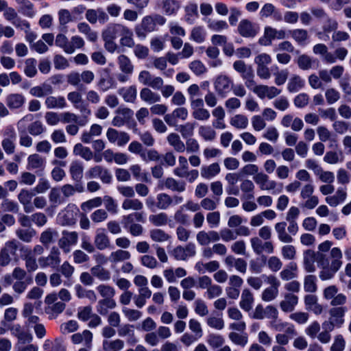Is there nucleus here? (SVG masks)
Segmentation results:
<instances>
[{"label": "nucleus", "instance_id": "obj_61", "mask_svg": "<svg viewBox=\"0 0 351 351\" xmlns=\"http://www.w3.org/2000/svg\"><path fill=\"white\" fill-rule=\"evenodd\" d=\"M56 45L64 51L66 53H73V49L72 47L70 45L69 42L66 36L62 34H59L57 35L56 38Z\"/></svg>", "mask_w": 351, "mask_h": 351}, {"label": "nucleus", "instance_id": "obj_51", "mask_svg": "<svg viewBox=\"0 0 351 351\" xmlns=\"http://www.w3.org/2000/svg\"><path fill=\"white\" fill-rule=\"evenodd\" d=\"M180 8V3L176 0H163L162 9L167 15L175 14Z\"/></svg>", "mask_w": 351, "mask_h": 351}, {"label": "nucleus", "instance_id": "obj_33", "mask_svg": "<svg viewBox=\"0 0 351 351\" xmlns=\"http://www.w3.org/2000/svg\"><path fill=\"white\" fill-rule=\"evenodd\" d=\"M45 165V159L38 154H31L27 158V169H43Z\"/></svg>", "mask_w": 351, "mask_h": 351}, {"label": "nucleus", "instance_id": "obj_18", "mask_svg": "<svg viewBox=\"0 0 351 351\" xmlns=\"http://www.w3.org/2000/svg\"><path fill=\"white\" fill-rule=\"evenodd\" d=\"M232 83V80L227 75H219L214 83L215 90L219 95L225 97L230 90Z\"/></svg>", "mask_w": 351, "mask_h": 351}, {"label": "nucleus", "instance_id": "obj_23", "mask_svg": "<svg viewBox=\"0 0 351 351\" xmlns=\"http://www.w3.org/2000/svg\"><path fill=\"white\" fill-rule=\"evenodd\" d=\"M298 302V297L293 293H287L280 302V309L285 313L292 312Z\"/></svg>", "mask_w": 351, "mask_h": 351}, {"label": "nucleus", "instance_id": "obj_28", "mask_svg": "<svg viewBox=\"0 0 351 351\" xmlns=\"http://www.w3.org/2000/svg\"><path fill=\"white\" fill-rule=\"evenodd\" d=\"M164 186L174 192L182 193L186 189V183L184 181L177 180L173 178H167L162 181Z\"/></svg>", "mask_w": 351, "mask_h": 351}, {"label": "nucleus", "instance_id": "obj_6", "mask_svg": "<svg viewBox=\"0 0 351 351\" xmlns=\"http://www.w3.org/2000/svg\"><path fill=\"white\" fill-rule=\"evenodd\" d=\"M86 178L88 179L99 178L104 184L111 183L112 179L110 171L101 165H95L90 167L86 172Z\"/></svg>", "mask_w": 351, "mask_h": 351}, {"label": "nucleus", "instance_id": "obj_45", "mask_svg": "<svg viewBox=\"0 0 351 351\" xmlns=\"http://www.w3.org/2000/svg\"><path fill=\"white\" fill-rule=\"evenodd\" d=\"M73 154L80 156L86 161H89L93 158V153L88 147L83 146L81 143H77L73 147Z\"/></svg>", "mask_w": 351, "mask_h": 351}, {"label": "nucleus", "instance_id": "obj_62", "mask_svg": "<svg viewBox=\"0 0 351 351\" xmlns=\"http://www.w3.org/2000/svg\"><path fill=\"white\" fill-rule=\"evenodd\" d=\"M130 256V253L128 251L117 250L110 254V260L112 263H118L128 260Z\"/></svg>", "mask_w": 351, "mask_h": 351}, {"label": "nucleus", "instance_id": "obj_5", "mask_svg": "<svg viewBox=\"0 0 351 351\" xmlns=\"http://www.w3.org/2000/svg\"><path fill=\"white\" fill-rule=\"evenodd\" d=\"M79 208L73 204H69L58 215V221L62 226H73L76 223Z\"/></svg>", "mask_w": 351, "mask_h": 351}, {"label": "nucleus", "instance_id": "obj_36", "mask_svg": "<svg viewBox=\"0 0 351 351\" xmlns=\"http://www.w3.org/2000/svg\"><path fill=\"white\" fill-rule=\"evenodd\" d=\"M167 141L173 149L180 153L185 151V144L180 139V136L176 133H171L167 137Z\"/></svg>", "mask_w": 351, "mask_h": 351}, {"label": "nucleus", "instance_id": "obj_17", "mask_svg": "<svg viewBox=\"0 0 351 351\" xmlns=\"http://www.w3.org/2000/svg\"><path fill=\"white\" fill-rule=\"evenodd\" d=\"M188 114V110L186 108L179 107L174 109L171 113L165 114L164 120L169 126L173 127L177 125L178 119L185 121Z\"/></svg>", "mask_w": 351, "mask_h": 351}, {"label": "nucleus", "instance_id": "obj_39", "mask_svg": "<svg viewBox=\"0 0 351 351\" xmlns=\"http://www.w3.org/2000/svg\"><path fill=\"white\" fill-rule=\"evenodd\" d=\"M125 346L124 341L117 339L114 340H104L102 348L104 351H121Z\"/></svg>", "mask_w": 351, "mask_h": 351}, {"label": "nucleus", "instance_id": "obj_38", "mask_svg": "<svg viewBox=\"0 0 351 351\" xmlns=\"http://www.w3.org/2000/svg\"><path fill=\"white\" fill-rule=\"evenodd\" d=\"M45 351H66L64 341L60 339H56L53 341L47 339L43 344Z\"/></svg>", "mask_w": 351, "mask_h": 351}, {"label": "nucleus", "instance_id": "obj_43", "mask_svg": "<svg viewBox=\"0 0 351 351\" xmlns=\"http://www.w3.org/2000/svg\"><path fill=\"white\" fill-rule=\"evenodd\" d=\"M305 84V81L299 75H294L289 80L287 90L290 93H296L302 89Z\"/></svg>", "mask_w": 351, "mask_h": 351}, {"label": "nucleus", "instance_id": "obj_20", "mask_svg": "<svg viewBox=\"0 0 351 351\" xmlns=\"http://www.w3.org/2000/svg\"><path fill=\"white\" fill-rule=\"evenodd\" d=\"M35 193L32 190L25 189H22L18 195V199L27 213H32L34 210V206L32 204V199Z\"/></svg>", "mask_w": 351, "mask_h": 351}, {"label": "nucleus", "instance_id": "obj_2", "mask_svg": "<svg viewBox=\"0 0 351 351\" xmlns=\"http://www.w3.org/2000/svg\"><path fill=\"white\" fill-rule=\"evenodd\" d=\"M166 23V19L158 14L145 16L141 23L136 26L135 33L138 38H145L147 33L157 29V25H163Z\"/></svg>", "mask_w": 351, "mask_h": 351}, {"label": "nucleus", "instance_id": "obj_10", "mask_svg": "<svg viewBox=\"0 0 351 351\" xmlns=\"http://www.w3.org/2000/svg\"><path fill=\"white\" fill-rule=\"evenodd\" d=\"M253 178L261 190H273V194L279 193L282 191V187L276 190L278 183L274 180H269V176L265 173H257Z\"/></svg>", "mask_w": 351, "mask_h": 351}, {"label": "nucleus", "instance_id": "obj_8", "mask_svg": "<svg viewBox=\"0 0 351 351\" xmlns=\"http://www.w3.org/2000/svg\"><path fill=\"white\" fill-rule=\"evenodd\" d=\"M60 255L59 250L56 247H52L47 256H41L38 258L40 267L46 268L50 267L53 269L57 268L61 262Z\"/></svg>", "mask_w": 351, "mask_h": 351}, {"label": "nucleus", "instance_id": "obj_42", "mask_svg": "<svg viewBox=\"0 0 351 351\" xmlns=\"http://www.w3.org/2000/svg\"><path fill=\"white\" fill-rule=\"evenodd\" d=\"M92 339V333L87 330H85L82 334L75 333L71 336V340L73 343L77 344L84 341L85 345L88 348L91 346Z\"/></svg>", "mask_w": 351, "mask_h": 351}, {"label": "nucleus", "instance_id": "obj_64", "mask_svg": "<svg viewBox=\"0 0 351 351\" xmlns=\"http://www.w3.org/2000/svg\"><path fill=\"white\" fill-rule=\"evenodd\" d=\"M149 235L151 239L155 242L162 243L170 239V236L161 229L151 230Z\"/></svg>", "mask_w": 351, "mask_h": 351}, {"label": "nucleus", "instance_id": "obj_57", "mask_svg": "<svg viewBox=\"0 0 351 351\" xmlns=\"http://www.w3.org/2000/svg\"><path fill=\"white\" fill-rule=\"evenodd\" d=\"M130 170L136 180L145 182H150L148 173L145 171H143L140 165H133L130 167Z\"/></svg>", "mask_w": 351, "mask_h": 351}, {"label": "nucleus", "instance_id": "obj_63", "mask_svg": "<svg viewBox=\"0 0 351 351\" xmlns=\"http://www.w3.org/2000/svg\"><path fill=\"white\" fill-rule=\"evenodd\" d=\"M292 38L298 44H303L308 38V32L304 29H295L290 31Z\"/></svg>", "mask_w": 351, "mask_h": 351}, {"label": "nucleus", "instance_id": "obj_21", "mask_svg": "<svg viewBox=\"0 0 351 351\" xmlns=\"http://www.w3.org/2000/svg\"><path fill=\"white\" fill-rule=\"evenodd\" d=\"M348 311L346 306L332 307L329 310V319L336 324L337 328H341L344 323V316Z\"/></svg>", "mask_w": 351, "mask_h": 351}, {"label": "nucleus", "instance_id": "obj_55", "mask_svg": "<svg viewBox=\"0 0 351 351\" xmlns=\"http://www.w3.org/2000/svg\"><path fill=\"white\" fill-rule=\"evenodd\" d=\"M156 206L160 210H166L170 206L173 205V199L171 197L165 193H159L156 197Z\"/></svg>", "mask_w": 351, "mask_h": 351}, {"label": "nucleus", "instance_id": "obj_12", "mask_svg": "<svg viewBox=\"0 0 351 351\" xmlns=\"http://www.w3.org/2000/svg\"><path fill=\"white\" fill-rule=\"evenodd\" d=\"M250 243L254 252L258 255L263 252L272 254L274 251V247L271 241H263L257 237L251 238Z\"/></svg>", "mask_w": 351, "mask_h": 351}, {"label": "nucleus", "instance_id": "obj_35", "mask_svg": "<svg viewBox=\"0 0 351 351\" xmlns=\"http://www.w3.org/2000/svg\"><path fill=\"white\" fill-rule=\"evenodd\" d=\"M118 93L126 102L134 103L136 98L137 89L136 86L123 87L118 90Z\"/></svg>", "mask_w": 351, "mask_h": 351}, {"label": "nucleus", "instance_id": "obj_22", "mask_svg": "<svg viewBox=\"0 0 351 351\" xmlns=\"http://www.w3.org/2000/svg\"><path fill=\"white\" fill-rule=\"evenodd\" d=\"M25 102V98L21 93H10L5 97V103L10 110L22 108Z\"/></svg>", "mask_w": 351, "mask_h": 351}, {"label": "nucleus", "instance_id": "obj_31", "mask_svg": "<svg viewBox=\"0 0 351 351\" xmlns=\"http://www.w3.org/2000/svg\"><path fill=\"white\" fill-rule=\"evenodd\" d=\"M140 97L143 101L149 104H154L161 100V97L158 93L152 91L147 87L141 89Z\"/></svg>", "mask_w": 351, "mask_h": 351}, {"label": "nucleus", "instance_id": "obj_11", "mask_svg": "<svg viewBox=\"0 0 351 351\" xmlns=\"http://www.w3.org/2000/svg\"><path fill=\"white\" fill-rule=\"evenodd\" d=\"M196 253L195 245L189 243L185 247L178 245L171 252V255L178 261H186L188 258L194 256Z\"/></svg>", "mask_w": 351, "mask_h": 351}, {"label": "nucleus", "instance_id": "obj_16", "mask_svg": "<svg viewBox=\"0 0 351 351\" xmlns=\"http://www.w3.org/2000/svg\"><path fill=\"white\" fill-rule=\"evenodd\" d=\"M128 32V27L119 23L109 24L102 32V38H106L108 40H114L119 36H121L124 32Z\"/></svg>", "mask_w": 351, "mask_h": 351}, {"label": "nucleus", "instance_id": "obj_24", "mask_svg": "<svg viewBox=\"0 0 351 351\" xmlns=\"http://www.w3.org/2000/svg\"><path fill=\"white\" fill-rule=\"evenodd\" d=\"M45 105L47 109H63L67 106V103L64 97L62 95H49L45 98Z\"/></svg>", "mask_w": 351, "mask_h": 351}, {"label": "nucleus", "instance_id": "obj_14", "mask_svg": "<svg viewBox=\"0 0 351 351\" xmlns=\"http://www.w3.org/2000/svg\"><path fill=\"white\" fill-rule=\"evenodd\" d=\"M237 29L239 34L243 37L252 38L258 34L259 28L250 20L243 19L239 22Z\"/></svg>", "mask_w": 351, "mask_h": 351}, {"label": "nucleus", "instance_id": "obj_44", "mask_svg": "<svg viewBox=\"0 0 351 351\" xmlns=\"http://www.w3.org/2000/svg\"><path fill=\"white\" fill-rule=\"evenodd\" d=\"M90 272L94 277L101 281H108L111 277L110 271L99 265L93 267Z\"/></svg>", "mask_w": 351, "mask_h": 351}, {"label": "nucleus", "instance_id": "obj_27", "mask_svg": "<svg viewBox=\"0 0 351 351\" xmlns=\"http://www.w3.org/2000/svg\"><path fill=\"white\" fill-rule=\"evenodd\" d=\"M53 92V88L51 85L46 83H43L40 86L32 87L29 90V93L36 97H43L45 96H49Z\"/></svg>", "mask_w": 351, "mask_h": 351}, {"label": "nucleus", "instance_id": "obj_4", "mask_svg": "<svg viewBox=\"0 0 351 351\" xmlns=\"http://www.w3.org/2000/svg\"><path fill=\"white\" fill-rule=\"evenodd\" d=\"M233 68L241 74V77L245 81L246 87L253 90L254 86H256V83L254 81L255 75L252 67L247 65L242 60H237L233 63Z\"/></svg>", "mask_w": 351, "mask_h": 351}, {"label": "nucleus", "instance_id": "obj_26", "mask_svg": "<svg viewBox=\"0 0 351 351\" xmlns=\"http://www.w3.org/2000/svg\"><path fill=\"white\" fill-rule=\"evenodd\" d=\"M19 5L18 11L23 16L33 18L36 15L34 4L29 0H16Z\"/></svg>", "mask_w": 351, "mask_h": 351}, {"label": "nucleus", "instance_id": "obj_48", "mask_svg": "<svg viewBox=\"0 0 351 351\" xmlns=\"http://www.w3.org/2000/svg\"><path fill=\"white\" fill-rule=\"evenodd\" d=\"M228 337L233 343L242 348L245 347L248 343V335L245 332H231L229 333Z\"/></svg>", "mask_w": 351, "mask_h": 351}, {"label": "nucleus", "instance_id": "obj_53", "mask_svg": "<svg viewBox=\"0 0 351 351\" xmlns=\"http://www.w3.org/2000/svg\"><path fill=\"white\" fill-rule=\"evenodd\" d=\"M121 207L123 210H141L143 208V204L138 199L127 198L123 200Z\"/></svg>", "mask_w": 351, "mask_h": 351}, {"label": "nucleus", "instance_id": "obj_30", "mask_svg": "<svg viewBox=\"0 0 351 351\" xmlns=\"http://www.w3.org/2000/svg\"><path fill=\"white\" fill-rule=\"evenodd\" d=\"M254 301L252 293L247 289L243 290L239 302L240 307L245 311H250Z\"/></svg>", "mask_w": 351, "mask_h": 351}, {"label": "nucleus", "instance_id": "obj_3", "mask_svg": "<svg viewBox=\"0 0 351 351\" xmlns=\"http://www.w3.org/2000/svg\"><path fill=\"white\" fill-rule=\"evenodd\" d=\"M19 248V241L12 239L7 241L4 246L0 250V265L1 267L8 266L12 261V258L15 261H19L16 252Z\"/></svg>", "mask_w": 351, "mask_h": 351}, {"label": "nucleus", "instance_id": "obj_52", "mask_svg": "<svg viewBox=\"0 0 351 351\" xmlns=\"http://www.w3.org/2000/svg\"><path fill=\"white\" fill-rule=\"evenodd\" d=\"M99 295L103 298L102 299L114 300L116 291L114 287L105 284H101L96 288Z\"/></svg>", "mask_w": 351, "mask_h": 351}, {"label": "nucleus", "instance_id": "obj_25", "mask_svg": "<svg viewBox=\"0 0 351 351\" xmlns=\"http://www.w3.org/2000/svg\"><path fill=\"white\" fill-rule=\"evenodd\" d=\"M221 171V168L217 162L208 165H203L200 169L201 176L205 180H211L217 176Z\"/></svg>", "mask_w": 351, "mask_h": 351}, {"label": "nucleus", "instance_id": "obj_19", "mask_svg": "<svg viewBox=\"0 0 351 351\" xmlns=\"http://www.w3.org/2000/svg\"><path fill=\"white\" fill-rule=\"evenodd\" d=\"M94 245L99 250H104L110 245V240L104 228H97L94 237Z\"/></svg>", "mask_w": 351, "mask_h": 351}, {"label": "nucleus", "instance_id": "obj_50", "mask_svg": "<svg viewBox=\"0 0 351 351\" xmlns=\"http://www.w3.org/2000/svg\"><path fill=\"white\" fill-rule=\"evenodd\" d=\"M118 64L119 69L122 71V73H132L134 71V66L129 59L125 55H120L118 57Z\"/></svg>", "mask_w": 351, "mask_h": 351}, {"label": "nucleus", "instance_id": "obj_56", "mask_svg": "<svg viewBox=\"0 0 351 351\" xmlns=\"http://www.w3.org/2000/svg\"><path fill=\"white\" fill-rule=\"evenodd\" d=\"M178 162L179 166L173 169V173L179 178H184L189 169L188 160L186 157L180 156Z\"/></svg>", "mask_w": 351, "mask_h": 351}, {"label": "nucleus", "instance_id": "obj_37", "mask_svg": "<svg viewBox=\"0 0 351 351\" xmlns=\"http://www.w3.org/2000/svg\"><path fill=\"white\" fill-rule=\"evenodd\" d=\"M287 223L285 221L278 222L275 225V230L278 234V239L283 243H291L293 239L292 237L286 232Z\"/></svg>", "mask_w": 351, "mask_h": 351}, {"label": "nucleus", "instance_id": "obj_1", "mask_svg": "<svg viewBox=\"0 0 351 351\" xmlns=\"http://www.w3.org/2000/svg\"><path fill=\"white\" fill-rule=\"evenodd\" d=\"M330 263L325 254L315 252L312 250L304 252L303 264L305 270L311 273L315 271V262L321 269L319 277L322 280L332 279L342 266V252L339 247H333L330 252Z\"/></svg>", "mask_w": 351, "mask_h": 351}, {"label": "nucleus", "instance_id": "obj_47", "mask_svg": "<svg viewBox=\"0 0 351 351\" xmlns=\"http://www.w3.org/2000/svg\"><path fill=\"white\" fill-rule=\"evenodd\" d=\"M36 231L33 228L22 229L19 228L16 230V237L25 243H31L33 238L36 236Z\"/></svg>", "mask_w": 351, "mask_h": 351}, {"label": "nucleus", "instance_id": "obj_40", "mask_svg": "<svg viewBox=\"0 0 351 351\" xmlns=\"http://www.w3.org/2000/svg\"><path fill=\"white\" fill-rule=\"evenodd\" d=\"M74 19L75 16H72L69 10L66 9H61L58 11L59 27L61 31H66V25L69 22L73 21Z\"/></svg>", "mask_w": 351, "mask_h": 351}, {"label": "nucleus", "instance_id": "obj_7", "mask_svg": "<svg viewBox=\"0 0 351 351\" xmlns=\"http://www.w3.org/2000/svg\"><path fill=\"white\" fill-rule=\"evenodd\" d=\"M77 241L78 234L77 232L63 230L62 237L58 240V246L64 253H69L71 251V247L76 245Z\"/></svg>", "mask_w": 351, "mask_h": 351}, {"label": "nucleus", "instance_id": "obj_59", "mask_svg": "<svg viewBox=\"0 0 351 351\" xmlns=\"http://www.w3.org/2000/svg\"><path fill=\"white\" fill-rule=\"evenodd\" d=\"M37 61L33 58H27L25 61L24 73L28 77H33L37 74Z\"/></svg>", "mask_w": 351, "mask_h": 351}, {"label": "nucleus", "instance_id": "obj_34", "mask_svg": "<svg viewBox=\"0 0 351 351\" xmlns=\"http://www.w3.org/2000/svg\"><path fill=\"white\" fill-rule=\"evenodd\" d=\"M116 306L114 300L101 299L97 302L96 310L101 315H106L109 310L114 308Z\"/></svg>", "mask_w": 351, "mask_h": 351}, {"label": "nucleus", "instance_id": "obj_54", "mask_svg": "<svg viewBox=\"0 0 351 351\" xmlns=\"http://www.w3.org/2000/svg\"><path fill=\"white\" fill-rule=\"evenodd\" d=\"M77 29L80 33L86 35L88 40L95 42L97 40V32L93 31L88 23L84 22L80 23L77 25Z\"/></svg>", "mask_w": 351, "mask_h": 351}, {"label": "nucleus", "instance_id": "obj_13", "mask_svg": "<svg viewBox=\"0 0 351 351\" xmlns=\"http://www.w3.org/2000/svg\"><path fill=\"white\" fill-rule=\"evenodd\" d=\"M106 137L111 143H116L119 147L125 145L130 140L129 134L114 128L108 129Z\"/></svg>", "mask_w": 351, "mask_h": 351}, {"label": "nucleus", "instance_id": "obj_49", "mask_svg": "<svg viewBox=\"0 0 351 351\" xmlns=\"http://www.w3.org/2000/svg\"><path fill=\"white\" fill-rule=\"evenodd\" d=\"M58 188H52L49 194V199L53 206L56 207L66 202Z\"/></svg>", "mask_w": 351, "mask_h": 351}, {"label": "nucleus", "instance_id": "obj_41", "mask_svg": "<svg viewBox=\"0 0 351 351\" xmlns=\"http://www.w3.org/2000/svg\"><path fill=\"white\" fill-rule=\"evenodd\" d=\"M297 269L298 267L295 263H289L287 267L280 271V276L283 280H290L297 277Z\"/></svg>", "mask_w": 351, "mask_h": 351}, {"label": "nucleus", "instance_id": "obj_32", "mask_svg": "<svg viewBox=\"0 0 351 351\" xmlns=\"http://www.w3.org/2000/svg\"><path fill=\"white\" fill-rule=\"evenodd\" d=\"M184 12V21L189 25L193 24L199 16L197 5L195 3H189L185 6Z\"/></svg>", "mask_w": 351, "mask_h": 351}, {"label": "nucleus", "instance_id": "obj_9", "mask_svg": "<svg viewBox=\"0 0 351 351\" xmlns=\"http://www.w3.org/2000/svg\"><path fill=\"white\" fill-rule=\"evenodd\" d=\"M278 311L275 306L268 305L264 308L262 304H258L256 306L252 315V317L255 319H263L265 318H267L271 319L272 320L273 318H278Z\"/></svg>", "mask_w": 351, "mask_h": 351}, {"label": "nucleus", "instance_id": "obj_58", "mask_svg": "<svg viewBox=\"0 0 351 351\" xmlns=\"http://www.w3.org/2000/svg\"><path fill=\"white\" fill-rule=\"evenodd\" d=\"M23 119H21L17 123L18 130H19V136H20L19 144L21 146H23V147H29L32 145L33 140H32V138L26 133V132L24 129L23 130L21 129L20 125H21V123L23 122Z\"/></svg>", "mask_w": 351, "mask_h": 351}, {"label": "nucleus", "instance_id": "obj_15", "mask_svg": "<svg viewBox=\"0 0 351 351\" xmlns=\"http://www.w3.org/2000/svg\"><path fill=\"white\" fill-rule=\"evenodd\" d=\"M259 98L264 99L267 97L271 99L279 95L282 90L275 86H269L267 85H257L254 86L252 90Z\"/></svg>", "mask_w": 351, "mask_h": 351}, {"label": "nucleus", "instance_id": "obj_60", "mask_svg": "<svg viewBox=\"0 0 351 351\" xmlns=\"http://www.w3.org/2000/svg\"><path fill=\"white\" fill-rule=\"evenodd\" d=\"M265 35L269 38L271 41L274 39L282 40L286 38V32L285 30H278L271 27H266L265 28Z\"/></svg>", "mask_w": 351, "mask_h": 351}, {"label": "nucleus", "instance_id": "obj_29", "mask_svg": "<svg viewBox=\"0 0 351 351\" xmlns=\"http://www.w3.org/2000/svg\"><path fill=\"white\" fill-rule=\"evenodd\" d=\"M74 289L76 296L80 299L86 298L91 302H95L97 300V295L93 290L86 289L81 285H75Z\"/></svg>", "mask_w": 351, "mask_h": 351}, {"label": "nucleus", "instance_id": "obj_46", "mask_svg": "<svg viewBox=\"0 0 351 351\" xmlns=\"http://www.w3.org/2000/svg\"><path fill=\"white\" fill-rule=\"evenodd\" d=\"M84 167L81 162L74 161L71 164L69 171L71 178L77 182L81 181L83 178Z\"/></svg>", "mask_w": 351, "mask_h": 351}]
</instances>
